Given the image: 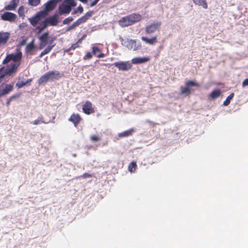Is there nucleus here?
Listing matches in <instances>:
<instances>
[{
	"label": "nucleus",
	"mask_w": 248,
	"mask_h": 248,
	"mask_svg": "<svg viewBox=\"0 0 248 248\" xmlns=\"http://www.w3.org/2000/svg\"><path fill=\"white\" fill-rule=\"evenodd\" d=\"M56 5V0H50L45 4V10L42 11L38 13L35 16H33L29 19L31 24L33 27H36L38 23L41 20L42 17H44L47 14L53 10Z\"/></svg>",
	"instance_id": "1"
},
{
	"label": "nucleus",
	"mask_w": 248,
	"mask_h": 248,
	"mask_svg": "<svg viewBox=\"0 0 248 248\" xmlns=\"http://www.w3.org/2000/svg\"><path fill=\"white\" fill-rule=\"evenodd\" d=\"M22 56V54L21 51H18L16 54H10L6 56L3 61L4 64L12 61V62L10 63L8 68L9 72H14L16 70L20 64Z\"/></svg>",
	"instance_id": "2"
},
{
	"label": "nucleus",
	"mask_w": 248,
	"mask_h": 248,
	"mask_svg": "<svg viewBox=\"0 0 248 248\" xmlns=\"http://www.w3.org/2000/svg\"><path fill=\"white\" fill-rule=\"evenodd\" d=\"M58 15L54 14L53 16L46 18L44 21H41V20L38 23L39 25H36V26L35 27L34 31L36 34H39L44 31L48 25L53 26H56L58 23Z\"/></svg>",
	"instance_id": "3"
},
{
	"label": "nucleus",
	"mask_w": 248,
	"mask_h": 248,
	"mask_svg": "<svg viewBox=\"0 0 248 248\" xmlns=\"http://www.w3.org/2000/svg\"><path fill=\"white\" fill-rule=\"evenodd\" d=\"M141 18L142 16L140 14H132L122 17L119 21V24L123 27H127L140 21Z\"/></svg>",
	"instance_id": "4"
},
{
	"label": "nucleus",
	"mask_w": 248,
	"mask_h": 248,
	"mask_svg": "<svg viewBox=\"0 0 248 248\" xmlns=\"http://www.w3.org/2000/svg\"><path fill=\"white\" fill-rule=\"evenodd\" d=\"M122 45L126 47L128 49H133L134 51H137L141 48V45L140 43H137L135 40L126 39L124 40L123 38H120Z\"/></svg>",
	"instance_id": "5"
},
{
	"label": "nucleus",
	"mask_w": 248,
	"mask_h": 248,
	"mask_svg": "<svg viewBox=\"0 0 248 248\" xmlns=\"http://www.w3.org/2000/svg\"><path fill=\"white\" fill-rule=\"evenodd\" d=\"M196 86L199 87L200 85L199 83L196 82L194 80H188L186 83V86H181L180 88V94L182 95H185L186 96L189 95L191 93L190 87Z\"/></svg>",
	"instance_id": "6"
},
{
	"label": "nucleus",
	"mask_w": 248,
	"mask_h": 248,
	"mask_svg": "<svg viewBox=\"0 0 248 248\" xmlns=\"http://www.w3.org/2000/svg\"><path fill=\"white\" fill-rule=\"evenodd\" d=\"M113 65L121 71H128L132 68V64L128 62H116Z\"/></svg>",
	"instance_id": "7"
},
{
	"label": "nucleus",
	"mask_w": 248,
	"mask_h": 248,
	"mask_svg": "<svg viewBox=\"0 0 248 248\" xmlns=\"http://www.w3.org/2000/svg\"><path fill=\"white\" fill-rule=\"evenodd\" d=\"M161 25L160 22H156L152 23L145 27V31L146 33L151 34L159 31V29Z\"/></svg>",
	"instance_id": "8"
},
{
	"label": "nucleus",
	"mask_w": 248,
	"mask_h": 248,
	"mask_svg": "<svg viewBox=\"0 0 248 248\" xmlns=\"http://www.w3.org/2000/svg\"><path fill=\"white\" fill-rule=\"evenodd\" d=\"M82 109L83 112L87 115H90L95 112L92 103L89 101H86L83 104Z\"/></svg>",
	"instance_id": "9"
},
{
	"label": "nucleus",
	"mask_w": 248,
	"mask_h": 248,
	"mask_svg": "<svg viewBox=\"0 0 248 248\" xmlns=\"http://www.w3.org/2000/svg\"><path fill=\"white\" fill-rule=\"evenodd\" d=\"M14 89V86L11 84L1 85L0 86V98L11 92Z\"/></svg>",
	"instance_id": "10"
},
{
	"label": "nucleus",
	"mask_w": 248,
	"mask_h": 248,
	"mask_svg": "<svg viewBox=\"0 0 248 248\" xmlns=\"http://www.w3.org/2000/svg\"><path fill=\"white\" fill-rule=\"evenodd\" d=\"M48 35L49 32L47 31L43 33L41 36L39 37V39L40 41V43L39 45V49H42L44 48L48 43L47 39Z\"/></svg>",
	"instance_id": "11"
},
{
	"label": "nucleus",
	"mask_w": 248,
	"mask_h": 248,
	"mask_svg": "<svg viewBox=\"0 0 248 248\" xmlns=\"http://www.w3.org/2000/svg\"><path fill=\"white\" fill-rule=\"evenodd\" d=\"M71 11V8L69 5H67L64 2L60 5L58 8V13L60 15L68 14Z\"/></svg>",
	"instance_id": "12"
},
{
	"label": "nucleus",
	"mask_w": 248,
	"mask_h": 248,
	"mask_svg": "<svg viewBox=\"0 0 248 248\" xmlns=\"http://www.w3.org/2000/svg\"><path fill=\"white\" fill-rule=\"evenodd\" d=\"M82 118L79 114H72L68 119V121L73 123L76 127L78 126Z\"/></svg>",
	"instance_id": "13"
},
{
	"label": "nucleus",
	"mask_w": 248,
	"mask_h": 248,
	"mask_svg": "<svg viewBox=\"0 0 248 248\" xmlns=\"http://www.w3.org/2000/svg\"><path fill=\"white\" fill-rule=\"evenodd\" d=\"M1 19L5 21H14L16 17V14L10 12H5L1 15Z\"/></svg>",
	"instance_id": "14"
},
{
	"label": "nucleus",
	"mask_w": 248,
	"mask_h": 248,
	"mask_svg": "<svg viewBox=\"0 0 248 248\" xmlns=\"http://www.w3.org/2000/svg\"><path fill=\"white\" fill-rule=\"evenodd\" d=\"M49 80H54L59 79L62 76L59 71H50L47 72Z\"/></svg>",
	"instance_id": "15"
},
{
	"label": "nucleus",
	"mask_w": 248,
	"mask_h": 248,
	"mask_svg": "<svg viewBox=\"0 0 248 248\" xmlns=\"http://www.w3.org/2000/svg\"><path fill=\"white\" fill-rule=\"evenodd\" d=\"M141 40L150 45H154L157 42V36H154L151 38H148L147 37L142 36Z\"/></svg>",
	"instance_id": "16"
},
{
	"label": "nucleus",
	"mask_w": 248,
	"mask_h": 248,
	"mask_svg": "<svg viewBox=\"0 0 248 248\" xmlns=\"http://www.w3.org/2000/svg\"><path fill=\"white\" fill-rule=\"evenodd\" d=\"M19 1V0H12L9 4L5 6L4 9L10 11L15 10L17 6Z\"/></svg>",
	"instance_id": "17"
},
{
	"label": "nucleus",
	"mask_w": 248,
	"mask_h": 248,
	"mask_svg": "<svg viewBox=\"0 0 248 248\" xmlns=\"http://www.w3.org/2000/svg\"><path fill=\"white\" fill-rule=\"evenodd\" d=\"M150 60L149 57H136L132 59L133 64H139L147 62Z\"/></svg>",
	"instance_id": "18"
},
{
	"label": "nucleus",
	"mask_w": 248,
	"mask_h": 248,
	"mask_svg": "<svg viewBox=\"0 0 248 248\" xmlns=\"http://www.w3.org/2000/svg\"><path fill=\"white\" fill-rule=\"evenodd\" d=\"M35 46L34 44V40H32L26 46L25 48V53L31 55H33V50L35 49Z\"/></svg>",
	"instance_id": "19"
},
{
	"label": "nucleus",
	"mask_w": 248,
	"mask_h": 248,
	"mask_svg": "<svg viewBox=\"0 0 248 248\" xmlns=\"http://www.w3.org/2000/svg\"><path fill=\"white\" fill-rule=\"evenodd\" d=\"M9 38V34L7 32H0V46L6 43Z\"/></svg>",
	"instance_id": "20"
},
{
	"label": "nucleus",
	"mask_w": 248,
	"mask_h": 248,
	"mask_svg": "<svg viewBox=\"0 0 248 248\" xmlns=\"http://www.w3.org/2000/svg\"><path fill=\"white\" fill-rule=\"evenodd\" d=\"M221 94V92L219 89H217L213 91L209 95V98L211 100H214L218 97Z\"/></svg>",
	"instance_id": "21"
},
{
	"label": "nucleus",
	"mask_w": 248,
	"mask_h": 248,
	"mask_svg": "<svg viewBox=\"0 0 248 248\" xmlns=\"http://www.w3.org/2000/svg\"><path fill=\"white\" fill-rule=\"evenodd\" d=\"M194 3L198 6H202L204 9H207L208 4L206 0H192Z\"/></svg>",
	"instance_id": "22"
},
{
	"label": "nucleus",
	"mask_w": 248,
	"mask_h": 248,
	"mask_svg": "<svg viewBox=\"0 0 248 248\" xmlns=\"http://www.w3.org/2000/svg\"><path fill=\"white\" fill-rule=\"evenodd\" d=\"M55 44L48 46L40 54L39 57L42 58L44 55L48 54L55 46Z\"/></svg>",
	"instance_id": "23"
},
{
	"label": "nucleus",
	"mask_w": 248,
	"mask_h": 248,
	"mask_svg": "<svg viewBox=\"0 0 248 248\" xmlns=\"http://www.w3.org/2000/svg\"><path fill=\"white\" fill-rule=\"evenodd\" d=\"M134 132V130L133 128L129 129L128 130L124 131L122 133H120L118 134V137L119 138L126 137L131 136L133 132Z\"/></svg>",
	"instance_id": "24"
},
{
	"label": "nucleus",
	"mask_w": 248,
	"mask_h": 248,
	"mask_svg": "<svg viewBox=\"0 0 248 248\" xmlns=\"http://www.w3.org/2000/svg\"><path fill=\"white\" fill-rule=\"evenodd\" d=\"M48 80H49V79L47 73H46L40 78L38 79V83L39 85H42L44 83H46Z\"/></svg>",
	"instance_id": "25"
},
{
	"label": "nucleus",
	"mask_w": 248,
	"mask_h": 248,
	"mask_svg": "<svg viewBox=\"0 0 248 248\" xmlns=\"http://www.w3.org/2000/svg\"><path fill=\"white\" fill-rule=\"evenodd\" d=\"M31 123L34 125H38L41 124H46L47 123L45 122L43 116H40L37 119L32 122Z\"/></svg>",
	"instance_id": "26"
},
{
	"label": "nucleus",
	"mask_w": 248,
	"mask_h": 248,
	"mask_svg": "<svg viewBox=\"0 0 248 248\" xmlns=\"http://www.w3.org/2000/svg\"><path fill=\"white\" fill-rule=\"evenodd\" d=\"M137 167L136 162L132 161L128 166V170L131 172H134L135 171Z\"/></svg>",
	"instance_id": "27"
},
{
	"label": "nucleus",
	"mask_w": 248,
	"mask_h": 248,
	"mask_svg": "<svg viewBox=\"0 0 248 248\" xmlns=\"http://www.w3.org/2000/svg\"><path fill=\"white\" fill-rule=\"evenodd\" d=\"M32 81V79H28L27 81H18V82L16 83V85L19 88H22L23 86L26 85L28 83L31 82Z\"/></svg>",
	"instance_id": "28"
},
{
	"label": "nucleus",
	"mask_w": 248,
	"mask_h": 248,
	"mask_svg": "<svg viewBox=\"0 0 248 248\" xmlns=\"http://www.w3.org/2000/svg\"><path fill=\"white\" fill-rule=\"evenodd\" d=\"M234 96V93H231L226 98V99L223 102V105L225 106H228L231 102V100L232 99Z\"/></svg>",
	"instance_id": "29"
},
{
	"label": "nucleus",
	"mask_w": 248,
	"mask_h": 248,
	"mask_svg": "<svg viewBox=\"0 0 248 248\" xmlns=\"http://www.w3.org/2000/svg\"><path fill=\"white\" fill-rule=\"evenodd\" d=\"M63 2L66 4L67 5H69L70 8L76 6V3L74 1V0H64Z\"/></svg>",
	"instance_id": "30"
},
{
	"label": "nucleus",
	"mask_w": 248,
	"mask_h": 248,
	"mask_svg": "<svg viewBox=\"0 0 248 248\" xmlns=\"http://www.w3.org/2000/svg\"><path fill=\"white\" fill-rule=\"evenodd\" d=\"M41 0H28L29 4L32 6H36L40 3Z\"/></svg>",
	"instance_id": "31"
},
{
	"label": "nucleus",
	"mask_w": 248,
	"mask_h": 248,
	"mask_svg": "<svg viewBox=\"0 0 248 248\" xmlns=\"http://www.w3.org/2000/svg\"><path fill=\"white\" fill-rule=\"evenodd\" d=\"M9 73L8 72V68L7 69V71H5L3 68L0 69V79L4 78L6 73Z\"/></svg>",
	"instance_id": "32"
},
{
	"label": "nucleus",
	"mask_w": 248,
	"mask_h": 248,
	"mask_svg": "<svg viewBox=\"0 0 248 248\" xmlns=\"http://www.w3.org/2000/svg\"><path fill=\"white\" fill-rule=\"evenodd\" d=\"M90 140L93 141H98L101 140V137L99 136L95 135H92L90 137Z\"/></svg>",
	"instance_id": "33"
},
{
	"label": "nucleus",
	"mask_w": 248,
	"mask_h": 248,
	"mask_svg": "<svg viewBox=\"0 0 248 248\" xmlns=\"http://www.w3.org/2000/svg\"><path fill=\"white\" fill-rule=\"evenodd\" d=\"M73 18L71 16H69L65 18L62 22L63 24H68L73 20Z\"/></svg>",
	"instance_id": "34"
},
{
	"label": "nucleus",
	"mask_w": 248,
	"mask_h": 248,
	"mask_svg": "<svg viewBox=\"0 0 248 248\" xmlns=\"http://www.w3.org/2000/svg\"><path fill=\"white\" fill-rule=\"evenodd\" d=\"M101 50L98 47L96 46H93L92 47V53L93 55H95L97 52H99Z\"/></svg>",
	"instance_id": "35"
},
{
	"label": "nucleus",
	"mask_w": 248,
	"mask_h": 248,
	"mask_svg": "<svg viewBox=\"0 0 248 248\" xmlns=\"http://www.w3.org/2000/svg\"><path fill=\"white\" fill-rule=\"evenodd\" d=\"M87 20V18H86L85 16H83L79 19H78L77 21L79 25L81 23L85 22Z\"/></svg>",
	"instance_id": "36"
},
{
	"label": "nucleus",
	"mask_w": 248,
	"mask_h": 248,
	"mask_svg": "<svg viewBox=\"0 0 248 248\" xmlns=\"http://www.w3.org/2000/svg\"><path fill=\"white\" fill-rule=\"evenodd\" d=\"M79 25V24L78 23V22H77V21H76L75 22H74L72 25L70 26L68 28V29H67V31H69V30H71L73 29H74V28H75L76 27H77Z\"/></svg>",
	"instance_id": "37"
},
{
	"label": "nucleus",
	"mask_w": 248,
	"mask_h": 248,
	"mask_svg": "<svg viewBox=\"0 0 248 248\" xmlns=\"http://www.w3.org/2000/svg\"><path fill=\"white\" fill-rule=\"evenodd\" d=\"M92 58V54L91 52H88L86 53V54L83 57V59L84 60L90 59Z\"/></svg>",
	"instance_id": "38"
},
{
	"label": "nucleus",
	"mask_w": 248,
	"mask_h": 248,
	"mask_svg": "<svg viewBox=\"0 0 248 248\" xmlns=\"http://www.w3.org/2000/svg\"><path fill=\"white\" fill-rule=\"evenodd\" d=\"M24 8L23 6L19 7L18 9V13L19 16H21L24 14Z\"/></svg>",
	"instance_id": "39"
},
{
	"label": "nucleus",
	"mask_w": 248,
	"mask_h": 248,
	"mask_svg": "<svg viewBox=\"0 0 248 248\" xmlns=\"http://www.w3.org/2000/svg\"><path fill=\"white\" fill-rule=\"evenodd\" d=\"M93 14V11H91L87 12L84 16H85V17L87 18V20H88L92 16Z\"/></svg>",
	"instance_id": "40"
},
{
	"label": "nucleus",
	"mask_w": 248,
	"mask_h": 248,
	"mask_svg": "<svg viewBox=\"0 0 248 248\" xmlns=\"http://www.w3.org/2000/svg\"><path fill=\"white\" fill-rule=\"evenodd\" d=\"M21 93H16L11 96L9 98L13 101V100L18 98L20 96Z\"/></svg>",
	"instance_id": "41"
},
{
	"label": "nucleus",
	"mask_w": 248,
	"mask_h": 248,
	"mask_svg": "<svg viewBox=\"0 0 248 248\" xmlns=\"http://www.w3.org/2000/svg\"><path fill=\"white\" fill-rule=\"evenodd\" d=\"M93 176L92 174H89V173H84V174H83L81 176V177L82 178H90V177H92Z\"/></svg>",
	"instance_id": "42"
},
{
	"label": "nucleus",
	"mask_w": 248,
	"mask_h": 248,
	"mask_svg": "<svg viewBox=\"0 0 248 248\" xmlns=\"http://www.w3.org/2000/svg\"><path fill=\"white\" fill-rule=\"evenodd\" d=\"M78 47H79V45L77 42H76V43L72 44V45L71 46V48H72V50H74Z\"/></svg>",
	"instance_id": "43"
},
{
	"label": "nucleus",
	"mask_w": 248,
	"mask_h": 248,
	"mask_svg": "<svg viewBox=\"0 0 248 248\" xmlns=\"http://www.w3.org/2000/svg\"><path fill=\"white\" fill-rule=\"evenodd\" d=\"M242 86L243 87L248 86V78H246L243 80L242 82Z\"/></svg>",
	"instance_id": "44"
},
{
	"label": "nucleus",
	"mask_w": 248,
	"mask_h": 248,
	"mask_svg": "<svg viewBox=\"0 0 248 248\" xmlns=\"http://www.w3.org/2000/svg\"><path fill=\"white\" fill-rule=\"evenodd\" d=\"M99 1L98 0H94L93 2H92L90 4L91 7H93L95 6L98 2Z\"/></svg>",
	"instance_id": "45"
},
{
	"label": "nucleus",
	"mask_w": 248,
	"mask_h": 248,
	"mask_svg": "<svg viewBox=\"0 0 248 248\" xmlns=\"http://www.w3.org/2000/svg\"><path fill=\"white\" fill-rule=\"evenodd\" d=\"M78 10L80 13H82L83 11V8L82 6H79L78 8Z\"/></svg>",
	"instance_id": "46"
},
{
	"label": "nucleus",
	"mask_w": 248,
	"mask_h": 248,
	"mask_svg": "<svg viewBox=\"0 0 248 248\" xmlns=\"http://www.w3.org/2000/svg\"><path fill=\"white\" fill-rule=\"evenodd\" d=\"M56 39V36H54V37H52L51 38V40L49 41V43L50 44H51L52 43V42L54 41H55V40Z\"/></svg>",
	"instance_id": "47"
},
{
	"label": "nucleus",
	"mask_w": 248,
	"mask_h": 248,
	"mask_svg": "<svg viewBox=\"0 0 248 248\" xmlns=\"http://www.w3.org/2000/svg\"><path fill=\"white\" fill-rule=\"evenodd\" d=\"M11 101L12 100L10 99V98H9L6 101V106L8 107L10 105Z\"/></svg>",
	"instance_id": "48"
},
{
	"label": "nucleus",
	"mask_w": 248,
	"mask_h": 248,
	"mask_svg": "<svg viewBox=\"0 0 248 248\" xmlns=\"http://www.w3.org/2000/svg\"><path fill=\"white\" fill-rule=\"evenodd\" d=\"M97 57L99 58H102L105 57V54L104 53H100Z\"/></svg>",
	"instance_id": "49"
},
{
	"label": "nucleus",
	"mask_w": 248,
	"mask_h": 248,
	"mask_svg": "<svg viewBox=\"0 0 248 248\" xmlns=\"http://www.w3.org/2000/svg\"><path fill=\"white\" fill-rule=\"evenodd\" d=\"M83 40V39L82 38H80L78 40V41L77 42L79 45L80 43H81Z\"/></svg>",
	"instance_id": "50"
},
{
	"label": "nucleus",
	"mask_w": 248,
	"mask_h": 248,
	"mask_svg": "<svg viewBox=\"0 0 248 248\" xmlns=\"http://www.w3.org/2000/svg\"><path fill=\"white\" fill-rule=\"evenodd\" d=\"M72 50V48H71V47H70L69 48L66 49H65L64 50V52H68L69 51H70V50Z\"/></svg>",
	"instance_id": "51"
},
{
	"label": "nucleus",
	"mask_w": 248,
	"mask_h": 248,
	"mask_svg": "<svg viewBox=\"0 0 248 248\" xmlns=\"http://www.w3.org/2000/svg\"><path fill=\"white\" fill-rule=\"evenodd\" d=\"M81 2L86 3L87 2V0H79Z\"/></svg>",
	"instance_id": "52"
},
{
	"label": "nucleus",
	"mask_w": 248,
	"mask_h": 248,
	"mask_svg": "<svg viewBox=\"0 0 248 248\" xmlns=\"http://www.w3.org/2000/svg\"><path fill=\"white\" fill-rule=\"evenodd\" d=\"M86 34H84L81 37L83 39L86 37Z\"/></svg>",
	"instance_id": "53"
},
{
	"label": "nucleus",
	"mask_w": 248,
	"mask_h": 248,
	"mask_svg": "<svg viewBox=\"0 0 248 248\" xmlns=\"http://www.w3.org/2000/svg\"><path fill=\"white\" fill-rule=\"evenodd\" d=\"M76 11H75L72 14H76Z\"/></svg>",
	"instance_id": "54"
},
{
	"label": "nucleus",
	"mask_w": 248,
	"mask_h": 248,
	"mask_svg": "<svg viewBox=\"0 0 248 248\" xmlns=\"http://www.w3.org/2000/svg\"><path fill=\"white\" fill-rule=\"evenodd\" d=\"M98 1H99L100 0H98Z\"/></svg>",
	"instance_id": "55"
}]
</instances>
